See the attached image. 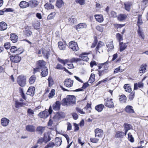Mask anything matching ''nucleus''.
I'll list each match as a JSON object with an SVG mask.
<instances>
[{
	"label": "nucleus",
	"instance_id": "nucleus-1",
	"mask_svg": "<svg viewBox=\"0 0 148 148\" xmlns=\"http://www.w3.org/2000/svg\"><path fill=\"white\" fill-rule=\"evenodd\" d=\"M75 98L73 95H69L66 96L62 101V104L64 106H73L75 104Z\"/></svg>",
	"mask_w": 148,
	"mask_h": 148
},
{
	"label": "nucleus",
	"instance_id": "nucleus-2",
	"mask_svg": "<svg viewBox=\"0 0 148 148\" xmlns=\"http://www.w3.org/2000/svg\"><path fill=\"white\" fill-rule=\"evenodd\" d=\"M52 110L51 106H50L49 110H45L40 112L38 114V116L41 118L43 119L46 118L49 115L51 114Z\"/></svg>",
	"mask_w": 148,
	"mask_h": 148
},
{
	"label": "nucleus",
	"instance_id": "nucleus-3",
	"mask_svg": "<svg viewBox=\"0 0 148 148\" xmlns=\"http://www.w3.org/2000/svg\"><path fill=\"white\" fill-rule=\"evenodd\" d=\"M45 65L46 62L44 60H39L37 63L36 67L34 69L35 72H37L38 69H42L45 67Z\"/></svg>",
	"mask_w": 148,
	"mask_h": 148
},
{
	"label": "nucleus",
	"instance_id": "nucleus-4",
	"mask_svg": "<svg viewBox=\"0 0 148 148\" xmlns=\"http://www.w3.org/2000/svg\"><path fill=\"white\" fill-rule=\"evenodd\" d=\"M112 99L107 98L104 99L105 105L107 107L110 108H113L114 107L113 102L112 101Z\"/></svg>",
	"mask_w": 148,
	"mask_h": 148
},
{
	"label": "nucleus",
	"instance_id": "nucleus-5",
	"mask_svg": "<svg viewBox=\"0 0 148 148\" xmlns=\"http://www.w3.org/2000/svg\"><path fill=\"white\" fill-rule=\"evenodd\" d=\"M17 82L19 85L22 87L24 86L26 84V79L22 75L19 76L18 77Z\"/></svg>",
	"mask_w": 148,
	"mask_h": 148
},
{
	"label": "nucleus",
	"instance_id": "nucleus-6",
	"mask_svg": "<svg viewBox=\"0 0 148 148\" xmlns=\"http://www.w3.org/2000/svg\"><path fill=\"white\" fill-rule=\"evenodd\" d=\"M104 46L105 45L103 42L99 41L98 43L96 48V51H98L99 53L103 52L104 49Z\"/></svg>",
	"mask_w": 148,
	"mask_h": 148
},
{
	"label": "nucleus",
	"instance_id": "nucleus-7",
	"mask_svg": "<svg viewBox=\"0 0 148 148\" xmlns=\"http://www.w3.org/2000/svg\"><path fill=\"white\" fill-rule=\"evenodd\" d=\"M69 47L74 51H76L78 49V47L76 42L72 41L70 42L69 44Z\"/></svg>",
	"mask_w": 148,
	"mask_h": 148
},
{
	"label": "nucleus",
	"instance_id": "nucleus-8",
	"mask_svg": "<svg viewBox=\"0 0 148 148\" xmlns=\"http://www.w3.org/2000/svg\"><path fill=\"white\" fill-rule=\"evenodd\" d=\"M73 83V81L71 79H67L64 82V85L67 87H72Z\"/></svg>",
	"mask_w": 148,
	"mask_h": 148
},
{
	"label": "nucleus",
	"instance_id": "nucleus-9",
	"mask_svg": "<svg viewBox=\"0 0 148 148\" xmlns=\"http://www.w3.org/2000/svg\"><path fill=\"white\" fill-rule=\"evenodd\" d=\"M17 54L15 56H12L10 57V59L12 62L17 63L19 62L21 60V57Z\"/></svg>",
	"mask_w": 148,
	"mask_h": 148
},
{
	"label": "nucleus",
	"instance_id": "nucleus-10",
	"mask_svg": "<svg viewBox=\"0 0 148 148\" xmlns=\"http://www.w3.org/2000/svg\"><path fill=\"white\" fill-rule=\"evenodd\" d=\"M10 51L12 53L16 54H21L22 53V52H20V48L17 49L14 46H13L11 47Z\"/></svg>",
	"mask_w": 148,
	"mask_h": 148
},
{
	"label": "nucleus",
	"instance_id": "nucleus-11",
	"mask_svg": "<svg viewBox=\"0 0 148 148\" xmlns=\"http://www.w3.org/2000/svg\"><path fill=\"white\" fill-rule=\"evenodd\" d=\"M42 52L44 57L47 59H48L50 55V50L48 49L43 48L42 49Z\"/></svg>",
	"mask_w": 148,
	"mask_h": 148
},
{
	"label": "nucleus",
	"instance_id": "nucleus-12",
	"mask_svg": "<svg viewBox=\"0 0 148 148\" xmlns=\"http://www.w3.org/2000/svg\"><path fill=\"white\" fill-rule=\"evenodd\" d=\"M95 136L101 137L103 135V132L102 130L99 128H97L95 131Z\"/></svg>",
	"mask_w": 148,
	"mask_h": 148
},
{
	"label": "nucleus",
	"instance_id": "nucleus-13",
	"mask_svg": "<svg viewBox=\"0 0 148 148\" xmlns=\"http://www.w3.org/2000/svg\"><path fill=\"white\" fill-rule=\"evenodd\" d=\"M9 122V119L5 117L1 119V124L3 127L7 126L8 125Z\"/></svg>",
	"mask_w": 148,
	"mask_h": 148
},
{
	"label": "nucleus",
	"instance_id": "nucleus-14",
	"mask_svg": "<svg viewBox=\"0 0 148 148\" xmlns=\"http://www.w3.org/2000/svg\"><path fill=\"white\" fill-rule=\"evenodd\" d=\"M132 4L131 2L127 1L125 2L124 4L125 9L127 11L129 12Z\"/></svg>",
	"mask_w": 148,
	"mask_h": 148
},
{
	"label": "nucleus",
	"instance_id": "nucleus-15",
	"mask_svg": "<svg viewBox=\"0 0 148 148\" xmlns=\"http://www.w3.org/2000/svg\"><path fill=\"white\" fill-rule=\"evenodd\" d=\"M10 36V40L13 43L16 42H17L18 38L16 35L15 34H11Z\"/></svg>",
	"mask_w": 148,
	"mask_h": 148
},
{
	"label": "nucleus",
	"instance_id": "nucleus-16",
	"mask_svg": "<svg viewBox=\"0 0 148 148\" xmlns=\"http://www.w3.org/2000/svg\"><path fill=\"white\" fill-rule=\"evenodd\" d=\"M88 54L87 53H84L81 54L79 56V57L81 58H80L81 59V60H82L85 61H88L89 59L86 55Z\"/></svg>",
	"mask_w": 148,
	"mask_h": 148
},
{
	"label": "nucleus",
	"instance_id": "nucleus-17",
	"mask_svg": "<svg viewBox=\"0 0 148 148\" xmlns=\"http://www.w3.org/2000/svg\"><path fill=\"white\" fill-rule=\"evenodd\" d=\"M50 134L49 133H45L44 136V142L46 143L51 140Z\"/></svg>",
	"mask_w": 148,
	"mask_h": 148
},
{
	"label": "nucleus",
	"instance_id": "nucleus-18",
	"mask_svg": "<svg viewBox=\"0 0 148 148\" xmlns=\"http://www.w3.org/2000/svg\"><path fill=\"white\" fill-rule=\"evenodd\" d=\"M26 130L30 132H34L35 130V127L32 125H28L26 126Z\"/></svg>",
	"mask_w": 148,
	"mask_h": 148
},
{
	"label": "nucleus",
	"instance_id": "nucleus-19",
	"mask_svg": "<svg viewBox=\"0 0 148 148\" xmlns=\"http://www.w3.org/2000/svg\"><path fill=\"white\" fill-rule=\"evenodd\" d=\"M144 86V84L142 82H139L138 83H136L134 85V89L136 90L138 88H143Z\"/></svg>",
	"mask_w": 148,
	"mask_h": 148
},
{
	"label": "nucleus",
	"instance_id": "nucleus-20",
	"mask_svg": "<svg viewBox=\"0 0 148 148\" xmlns=\"http://www.w3.org/2000/svg\"><path fill=\"white\" fill-rule=\"evenodd\" d=\"M87 25L85 23H80L77 25L76 26V29L79 31L78 29H80L86 28L87 27Z\"/></svg>",
	"mask_w": 148,
	"mask_h": 148
},
{
	"label": "nucleus",
	"instance_id": "nucleus-21",
	"mask_svg": "<svg viewBox=\"0 0 148 148\" xmlns=\"http://www.w3.org/2000/svg\"><path fill=\"white\" fill-rule=\"evenodd\" d=\"M44 7L47 10H51L54 8L53 5L51 3L50 1H49V3L47 2L44 5Z\"/></svg>",
	"mask_w": 148,
	"mask_h": 148
},
{
	"label": "nucleus",
	"instance_id": "nucleus-22",
	"mask_svg": "<svg viewBox=\"0 0 148 148\" xmlns=\"http://www.w3.org/2000/svg\"><path fill=\"white\" fill-rule=\"evenodd\" d=\"M7 28V25L4 22L2 21L0 23V30L4 31Z\"/></svg>",
	"mask_w": 148,
	"mask_h": 148
},
{
	"label": "nucleus",
	"instance_id": "nucleus-23",
	"mask_svg": "<svg viewBox=\"0 0 148 148\" xmlns=\"http://www.w3.org/2000/svg\"><path fill=\"white\" fill-rule=\"evenodd\" d=\"M125 110L127 112L129 113L134 112L133 107L131 106H127L125 108Z\"/></svg>",
	"mask_w": 148,
	"mask_h": 148
},
{
	"label": "nucleus",
	"instance_id": "nucleus-24",
	"mask_svg": "<svg viewBox=\"0 0 148 148\" xmlns=\"http://www.w3.org/2000/svg\"><path fill=\"white\" fill-rule=\"evenodd\" d=\"M60 103L59 101H57L56 103L53 105V108L55 110H59L60 109Z\"/></svg>",
	"mask_w": 148,
	"mask_h": 148
},
{
	"label": "nucleus",
	"instance_id": "nucleus-25",
	"mask_svg": "<svg viewBox=\"0 0 148 148\" xmlns=\"http://www.w3.org/2000/svg\"><path fill=\"white\" fill-rule=\"evenodd\" d=\"M35 90L34 87H29L27 92V94L29 95H33L34 94Z\"/></svg>",
	"mask_w": 148,
	"mask_h": 148
},
{
	"label": "nucleus",
	"instance_id": "nucleus-26",
	"mask_svg": "<svg viewBox=\"0 0 148 148\" xmlns=\"http://www.w3.org/2000/svg\"><path fill=\"white\" fill-rule=\"evenodd\" d=\"M19 5L21 8H24L29 7V4L25 1H22L20 2Z\"/></svg>",
	"mask_w": 148,
	"mask_h": 148
},
{
	"label": "nucleus",
	"instance_id": "nucleus-27",
	"mask_svg": "<svg viewBox=\"0 0 148 148\" xmlns=\"http://www.w3.org/2000/svg\"><path fill=\"white\" fill-rule=\"evenodd\" d=\"M96 21L99 23H101L103 21V17L101 15H95V16Z\"/></svg>",
	"mask_w": 148,
	"mask_h": 148
},
{
	"label": "nucleus",
	"instance_id": "nucleus-28",
	"mask_svg": "<svg viewBox=\"0 0 148 148\" xmlns=\"http://www.w3.org/2000/svg\"><path fill=\"white\" fill-rule=\"evenodd\" d=\"M42 71L41 72V75L43 77H45L48 74V69L46 67L42 69Z\"/></svg>",
	"mask_w": 148,
	"mask_h": 148
},
{
	"label": "nucleus",
	"instance_id": "nucleus-29",
	"mask_svg": "<svg viewBox=\"0 0 148 148\" xmlns=\"http://www.w3.org/2000/svg\"><path fill=\"white\" fill-rule=\"evenodd\" d=\"M147 66L146 64H143L140 66V69L139 72L140 73H145L146 71V67Z\"/></svg>",
	"mask_w": 148,
	"mask_h": 148
},
{
	"label": "nucleus",
	"instance_id": "nucleus-30",
	"mask_svg": "<svg viewBox=\"0 0 148 148\" xmlns=\"http://www.w3.org/2000/svg\"><path fill=\"white\" fill-rule=\"evenodd\" d=\"M104 107L103 104H99L95 106V109L98 112H101L102 111Z\"/></svg>",
	"mask_w": 148,
	"mask_h": 148
},
{
	"label": "nucleus",
	"instance_id": "nucleus-31",
	"mask_svg": "<svg viewBox=\"0 0 148 148\" xmlns=\"http://www.w3.org/2000/svg\"><path fill=\"white\" fill-rule=\"evenodd\" d=\"M127 17V15L125 14H120L118 17V19L119 21H123L126 19Z\"/></svg>",
	"mask_w": 148,
	"mask_h": 148
},
{
	"label": "nucleus",
	"instance_id": "nucleus-32",
	"mask_svg": "<svg viewBox=\"0 0 148 148\" xmlns=\"http://www.w3.org/2000/svg\"><path fill=\"white\" fill-rule=\"evenodd\" d=\"M58 47L60 49L64 50L65 49L66 45L64 44L63 42H59L58 43Z\"/></svg>",
	"mask_w": 148,
	"mask_h": 148
},
{
	"label": "nucleus",
	"instance_id": "nucleus-33",
	"mask_svg": "<svg viewBox=\"0 0 148 148\" xmlns=\"http://www.w3.org/2000/svg\"><path fill=\"white\" fill-rule=\"evenodd\" d=\"M127 47V46L126 43H120V44L119 50L120 51L122 52L126 49Z\"/></svg>",
	"mask_w": 148,
	"mask_h": 148
},
{
	"label": "nucleus",
	"instance_id": "nucleus-34",
	"mask_svg": "<svg viewBox=\"0 0 148 148\" xmlns=\"http://www.w3.org/2000/svg\"><path fill=\"white\" fill-rule=\"evenodd\" d=\"M36 79V77L35 75L32 76L29 79V82L30 84H34Z\"/></svg>",
	"mask_w": 148,
	"mask_h": 148
},
{
	"label": "nucleus",
	"instance_id": "nucleus-35",
	"mask_svg": "<svg viewBox=\"0 0 148 148\" xmlns=\"http://www.w3.org/2000/svg\"><path fill=\"white\" fill-rule=\"evenodd\" d=\"M106 46H107V47L108 48L107 50L108 52L112 50L113 49V44L112 41H111L108 45H106Z\"/></svg>",
	"mask_w": 148,
	"mask_h": 148
},
{
	"label": "nucleus",
	"instance_id": "nucleus-36",
	"mask_svg": "<svg viewBox=\"0 0 148 148\" xmlns=\"http://www.w3.org/2000/svg\"><path fill=\"white\" fill-rule=\"evenodd\" d=\"M55 144L57 146H60L61 145L62 140L60 137H56L55 138Z\"/></svg>",
	"mask_w": 148,
	"mask_h": 148
},
{
	"label": "nucleus",
	"instance_id": "nucleus-37",
	"mask_svg": "<svg viewBox=\"0 0 148 148\" xmlns=\"http://www.w3.org/2000/svg\"><path fill=\"white\" fill-rule=\"evenodd\" d=\"M64 5V2L62 0H57L56 5L58 8H61Z\"/></svg>",
	"mask_w": 148,
	"mask_h": 148
},
{
	"label": "nucleus",
	"instance_id": "nucleus-38",
	"mask_svg": "<svg viewBox=\"0 0 148 148\" xmlns=\"http://www.w3.org/2000/svg\"><path fill=\"white\" fill-rule=\"evenodd\" d=\"M69 22L71 25L74 24L77 21L76 18L71 17L69 18Z\"/></svg>",
	"mask_w": 148,
	"mask_h": 148
},
{
	"label": "nucleus",
	"instance_id": "nucleus-39",
	"mask_svg": "<svg viewBox=\"0 0 148 148\" xmlns=\"http://www.w3.org/2000/svg\"><path fill=\"white\" fill-rule=\"evenodd\" d=\"M124 88L125 91L128 92H131L132 91V89L131 87L128 84H125L124 85Z\"/></svg>",
	"mask_w": 148,
	"mask_h": 148
},
{
	"label": "nucleus",
	"instance_id": "nucleus-40",
	"mask_svg": "<svg viewBox=\"0 0 148 148\" xmlns=\"http://www.w3.org/2000/svg\"><path fill=\"white\" fill-rule=\"evenodd\" d=\"M124 135V133L122 132L118 131L115 135V137L116 138H122Z\"/></svg>",
	"mask_w": 148,
	"mask_h": 148
},
{
	"label": "nucleus",
	"instance_id": "nucleus-41",
	"mask_svg": "<svg viewBox=\"0 0 148 148\" xmlns=\"http://www.w3.org/2000/svg\"><path fill=\"white\" fill-rule=\"evenodd\" d=\"M95 75L92 73L90 77L88 82L90 83H92L95 81Z\"/></svg>",
	"mask_w": 148,
	"mask_h": 148
},
{
	"label": "nucleus",
	"instance_id": "nucleus-42",
	"mask_svg": "<svg viewBox=\"0 0 148 148\" xmlns=\"http://www.w3.org/2000/svg\"><path fill=\"white\" fill-rule=\"evenodd\" d=\"M32 7H34L37 6L38 4V2L36 0L31 1H29Z\"/></svg>",
	"mask_w": 148,
	"mask_h": 148
},
{
	"label": "nucleus",
	"instance_id": "nucleus-43",
	"mask_svg": "<svg viewBox=\"0 0 148 148\" xmlns=\"http://www.w3.org/2000/svg\"><path fill=\"white\" fill-rule=\"evenodd\" d=\"M45 130V127L42 126H39L37 128L36 130L40 133L42 134Z\"/></svg>",
	"mask_w": 148,
	"mask_h": 148
},
{
	"label": "nucleus",
	"instance_id": "nucleus-44",
	"mask_svg": "<svg viewBox=\"0 0 148 148\" xmlns=\"http://www.w3.org/2000/svg\"><path fill=\"white\" fill-rule=\"evenodd\" d=\"M107 68L106 67L102 71H99V74L100 76H102L103 74L106 73L107 72Z\"/></svg>",
	"mask_w": 148,
	"mask_h": 148
},
{
	"label": "nucleus",
	"instance_id": "nucleus-45",
	"mask_svg": "<svg viewBox=\"0 0 148 148\" xmlns=\"http://www.w3.org/2000/svg\"><path fill=\"white\" fill-rule=\"evenodd\" d=\"M125 130H126V131H128V130L132 129V126L131 125L127 123L124 124Z\"/></svg>",
	"mask_w": 148,
	"mask_h": 148
},
{
	"label": "nucleus",
	"instance_id": "nucleus-46",
	"mask_svg": "<svg viewBox=\"0 0 148 148\" xmlns=\"http://www.w3.org/2000/svg\"><path fill=\"white\" fill-rule=\"evenodd\" d=\"M56 13L54 12L50 13L47 16V19L51 20L54 18Z\"/></svg>",
	"mask_w": 148,
	"mask_h": 148
},
{
	"label": "nucleus",
	"instance_id": "nucleus-47",
	"mask_svg": "<svg viewBox=\"0 0 148 148\" xmlns=\"http://www.w3.org/2000/svg\"><path fill=\"white\" fill-rule=\"evenodd\" d=\"M58 60L60 63L63 64L64 66L68 62V60L66 59L64 60L60 58H58Z\"/></svg>",
	"mask_w": 148,
	"mask_h": 148
},
{
	"label": "nucleus",
	"instance_id": "nucleus-48",
	"mask_svg": "<svg viewBox=\"0 0 148 148\" xmlns=\"http://www.w3.org/2000/svg\"><path fill=\"white\" fill-rule=\"evenodd\" d=\"M25 35L27 36H30L32 34V32L29 30H26L24 31Z\"/></svg>",
	"mask_w": 148,
	"mask_h": 148
},
{
	"label": "nucleus",
	"instance_id": "nucleus-49",
	"mask_svg": "<svg viewBox=\"0 0 148 148\" xmlns=\"http://www.w3.org/2000/svg\"><path fill=\"white\" fill-rule=\"evenodd\" d=\"M127 97L124 95H122L120 96L119 100L121 101L125 102L126 101Z\"/></svg>",
	"mask_w": 148,
	"mask_h": 148
},
{
	"label": "nucleus",
	"instance_id": "nucleus-50",
	"mask_svg": "<svg viewBox=\"0 0 148 148\" xmlns=\"http://www.w3.org/2000/svg\"><path fill=\"white\" fill-rule=\"evenodd\" d=\"M75 110L77 112L81 114H85V112L83 111V109H81L78 107L76 108Z\"/></svg>",
	"mask_w": 148,
	"mask_h": 148
},
{
	"label": "nucleus",
	"instance_id": "nucleus-51",
	"mask_svg": "<svg viewBox=\"0 0 148 148\" xmlns=\"http://www.w3.org/2000/svg\"><path fill=\"white\" fill-rule=\"evenodd\" d=\"M142 22L141 15H139L138 16V21L137 22V24L138 26L141 25Z\"/></svg>",
	"mask_w": 148,
	"mask_h": 148
},
{
	"label": "nucleus",
	"instance_id": "nucleus-52",
	"mask_svg": "<svg viewBox=\"0 0 148 148\" xmlns=\"http://www.w3.org/2000/svg\"><path fill=\"white\" fill-rule=\"evenodd\" d=\"M49 86V87L52 86L53 84V79L50 77H49L48 79Z\"/></svg>",
	"mask_w": 148,
	"mask_h": 148
},
{
	"label": "nucleus",
	"instance_id": "nucleus-53",
	"mask_svg": "<svg viewBox=\"0 0 148 148\" xmlns=\"http://www.w3.org/2000/svg\"><path fill=\"white\" fill-rule=\"evenodd\" d=\"M128 139L131 142H134V138L133 137L131 134L130 133H129L128 134Z\"/></svg>",
	"mask_w": 148,
	"mask_h": 148
},
{
	"label": "nucleus",
	"instance_id": "nucleus-54",
	"mask_svg": "<svg viewBox=\"0 0 148 148\" xmlns=\"http://www.w3.org/2000/svg\"><path fill=\"white\" fill-rule=\"evenodd\" d=\"M117 39L120 42L123 40V36L119 33H117L116 35Z\"/></svg>",
	"mask_w": 148,
	"mask_h": 148
},
{
	"label": "nucleus",
	"instance_id": "nucleus-55",
	"mask_svg": "<svg viewBox=\"0 0 148 148\" xmlns=\"http://www.w3.org/2000/svg\"><path fill=\"white\" fill-rule=\"evenodd\" d=\"M76 3H79L81 5H83L85 4V0H75Z\"/></svg>",
	"mask_w": 148,
	"mask_h": 148
},
{
	"label": "nucleus",
	"instance_id": "nucleus-56",
	"mask_svg": "<svg viewBox=\"0 0 148 148\" xmlns=\"http://www.w3.org/2000/svg\"><path fill=\"white\" fill-rule=\"evenodd\" d=\"M55 90L54 89H52L51 92L48 95V97L50 98H52L55 95Z\"/></svg>",
	"mask_w": 148,
	"mask_h": 148
},
{
	"label": "nucleus",
	"instance_id": "nucleus-57",
	"mask_svg": "<svg viewBox=\"0 0 148 148\" xmlns=\"http://www.w3.org/2000/svg\"><path fill=\"white\" fill-rule=\"evenodd\" d=\"M123 71V70L122 69H120V66H119L118 68L116 69L114 71V73H116L118 72H122Z\"/></svg>",
	"mask_w": 148,
	"mask_h": 148
},
{
	"label": "nucleus",
	"instance_id": "nucleus-58",
	"mask_svg": "<svg viewBox=\"0 0 148 148\" xmlns=\"http://www.w3.org/2000/svg\"><path fill=\"white\" fill-rule=\"evenodd\" d=\"M135 92H132L129 95V98L130 100H132L134 97Z\"/></svg>",
	"mask_w": 148,
	"mask_h": 148
},
{
	"label": "nucleus",
	"instance_id": "nucleus-59",
	"mask_svg": "<svg viewBox=\"0 0 148 148\" xmlns=\"http://www.w3.org/2000/svg\"><path fill=\"white\" fill-rule=\"evenodd\" d=\"M54 145V143L52 142H50L44 148H48L49 147H53Z\"/></svg>",
	"mask_w": 148,
	"mask_h": 148
},
{
	"label": "nucleus",
	"instance_id": "nucleus-60",
	"mask_svg": "<svg viewBox=\"0 0 148 148\" xmlns=\"http://www.w3.org/2000/svg\"><path fill=\"white\" fill-rule=\"evenodd\" d=\"M96 29L99 31L102 32L103 30V27L101 25H98L96 27Z\"/></svg>",
	"mask_w": 148,
	"mask_h": 148
},
{
	"label": "nucleus",
	"instance_id": "nucleus-61",
	"mask_svg": "<svg viewBox=\"0 0 148 148\" xmlns=\"http://www.w3.org/2000/svg\"><path fill=\"white\" fill-rule=\"evenodd\" d=\"M40 23L39 22H38L37 23H35L34 25V27L35 29H39L40 27Z\"/></svg>",
	"mask_w": 148,
	"mask_h": 148
},
{
	"label": "nucleus",
	"instance_id": "nucleus-62",
	"mask_svg": "<svg viewBox=\"0 0 148 148\" xmlns=\"http://www.w3.org/2000/svg\"><path fill=\"white\" fill-rule=\"evenodd\" d=\"M138 33L139 36H140L143 39L144 36L143 34V32H142L141 31L140 28H139V29L138 30Z\"/></svg>",
	"mask_w": 148,
	"mask_h": 148
},
{
	"label": "nucleus",
	"instance_id": "nucleus-63",
	"mask_svg": "<svg viewBox=\"0 0 148 148\" xmlns=\"http://www.w3.org/2000/svg\"><path fill=\"white\" fill-rule=\"evenodd\" d=\"M99 140L98 139L96 138H90L91 142L94 143H97Z\"/></svg>",
	"mask_w": 148,
	"mask_h": 148
},
{
	"label": "nucleus",
	"instance_id": "nucleus-64",
	"mask_svg": "<svg viewBox=\"0 0 148 148\" xmlns=\"http://www.w3.org/2000/svg\"><path fill=\"white\" fill-rule=\"evenodd\" d=\"M56 68L59 70H63L64 67L60 64H58L56 65Z\"/></svg>",
	"mask_w": 148,
	"mask_h": 148
}]
</instances>
